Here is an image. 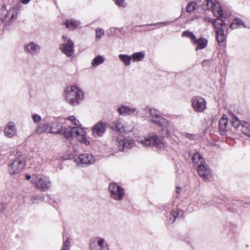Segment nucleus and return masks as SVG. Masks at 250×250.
<instances>
[{"mask_svg": "<svg viewBox=\"0 0 250 250\" xmlns=\"http://www.w3.org/2000/svg\"><path fill=\"white\" fill-rule=\"evenodd\" d=\"M115 3L120 7H125L127 5V3L125 0H116Z\"/></svg>", "mask_w": 250, "mask_h": 250, "instance_id": "44", "label": "nucleus"}, {"mask_svg": "<svg viewBox=\"0 0 250 250\" xmlns=\"http://www.w3.org/2000/svg\"><path fill=\"white\" fill-rule=\"evenodd\" d=\"M180 190H181L180 188H179V187H177V188H176V192L177 194H179V193H180Z\"/></svg>", "mask_w": 250, "mask_h": 250, "instance_id": "54", "label": "nucleus"}, {"mask_svg": "<svg viewBox=\"0 0 250 250\" xmlns=\"http://www.w3.org/2000/svg\"><path fill=\"white\" fill-rule=\"evenodd\" d=\"M138 142L146 147H151L156 151L159 152L164 149V139L159 137L153 133L149 134L144 138L138 140Z\"/></svg>", "mask_w": 250, "mask_h": 250, "instance_id": "2", "label": "nucleus"}, {"mask_svg": "<svg viewBox=\"0 0 250 250\" xmlns=\"http://www.w3.org/2000/svg\"><path fill=\"white\" fill-rule=\"evenodd\" d=\"M5 2H8L9 0H4Z\"/></svg>", "mask_w": 250, "mask_h": 250, "instance_id": "60", "label": "nucleus"}, {"mask_svg": "<svg viewBox=\"0 0 250 250\" xmlns=\"http://www.w3.org/2000/svg\"><path fill=\"white\" fill-rule=\"evenodd\" d=\"M62 38L64 40V41L65 42H66L68 40L67 39V37L66 36H62Z\"/></svg>", "mask_w": 250, "mask_h": 250, "instance_id": "57", "label": "nucleus"}, {"mask_svg": "<svg viewBox=\"0 0 250 250\" xmlns=\"http://www.w3.org/2000/svg\"><path fill=\"white\" fill-rule=\"evenodd\" d=\"M106 125L102 121L98 122L92 128V134L96 138L101 137L106 130Z\"/></svg>", "mask_w": 250, "mask_h": 250, "instance_id": "10", "label": "nucleus"}, {"mask_svg": "<svg viewBox=\"0 0 250 250\" xmlns=\"http://www.w3.org/2000/svg\"><path fill=\"white\" fill-rule=\"evenodd\" d=\"M32 119L34 123H38L41 120V117L37 114H33L32 116Z\"/></svg>", "mask_w": 250, "mask_h": 250, "instance_id": "47", "label": "nucleus"}, {"mask_svg": "<svg viewBox=\"0 0 250 250\" xmlns=\"http://www.w3.org/2000/svg\"><path fill=\"white\" fill-rule=\"evenodd\" d=\"M136 108L128 106L122 105L118 109V112L121 115L127 116L131 115L135 112Z\"/></svg>", "mask_w": 250, "mask_h": 250, "instance_id": "18", "label": "nucleus"}, {"mask_svg": "<svg viewBox=\"0 0 250 250\" xmlns=\"http://www.w3.org/2000/svg\"><path fill=\"white\" fill-rule=\"evenodd\" d=\"M242 125V131L247 136L250 137V123L243 121Z\"/></svg>", "mask_w": 250, "mask_h": 250, "instance_id": "26", "label": "nucleus"}, {"mask_svg": "<svg viewBox=\"0 0 250 250\" xmlns=\"http://www.w3.org/2000/svg\"><path fill=\"white\" fill-rule=\"evenodd\" d=\"M161 24L165 25V24H166V22H160V23H154V24H146V25H141V26H152V25H157L158 24Z\"/></svg>", "mask_w": 250, "mask_h": 250, "instance_id": "51", "label": "nucleus"}, {"mask_svg": "<svg viewBox=\"0 0 250 250\" xmlns=\"http://www.w3.org/2000/svg\"><path fill=\"white\" fill-rule=\"evenodd\" d=\"M145 31L149 30V29H147V28H146V29H145Z\"/></svg>", "mask_w": 250, "mask_h": 250, "instance_id": "61", "label": "nucleus"}, {"mask_svg": "<svg viewBox=\"0 0 250 250\" xmlns=\"http://www.w3.org/2000/svg\"><path fill=\"white\" fill-rule=\"evenodd\" d=\"M80 24L79 21H75L73 19L67 20L65 22V25L68 28H74L78 26Z\"/></svg>", "mask_w": 250, "mask_h": 250, "instance_id": "25", "label": "nucleus"}, {"mask_svg": "<svg viewBox=\"0 0 250 250\" xmlns=\"http://www.w3.org/2000/svg\"><path fill=\"white\" fill-rule=\"evenodd\" d=\"M216 39L219 43L223 42L225 40V37L224 35H221V36H216Z\"/></svg>", "mask_w": 250, "mask_h": 250, "instance_id": "49", "label": "nucleus"}, {"mask_svg": "<svg viewBox=\"0 0 250 250\" xmlns=\"http://www.w3.org/2000/svg\"><path fill=\"white\" fill-rule=\"evenodd\" d=\"M104 34V31L103 29L98 28L96 30V37L97 38H101Z\"/></svg>", "mask_w": 250, "mask_h": 250, "instance_id": "42", "label": "nucleus"}, {"mask_svg": "<svg viewBox=\"0 0 250 250\" xmlns=\"http://www.w3.org/2000/svg\"><path fill=\"white\" fill-rule=\"evenodd\" d=\"M64 137L67 139L71 138L72 136V134L71 132L70 127H68L67 128L64 129V131L62 133Z\"/></svg>", "mask_w": 250, "mask_h": 250, "instance_id": "39", "label": "nucleus"}, {"mask_svg": "<svg viewBox=\"0 0 250 250\" xmlns=\"http://www.w3.org/2000/svg\"><path fill=\"white\" fill-rule=\"evenodd\" d=\"M72 136H77L81 133H83L84 131L81 128L78 127H70Z\"/></svg>", "mask_w": 250, "mask_h": 250, "instance_id": "29", "label": "nucleus"}, {"mask_svg": "<svg viewBox=\"0 0 250 250\" xmlns=\"http://www.w3.org/2000/svg\"><path fill=\"white\" fill-rule=\"evenodd\" d=\"M66 102L72 106L79 105L84 99L83 91L76 85L67 86L63 91Z\"/></svg>", "mask_w": 250, "mask_h": 250, "instance_id": "1", "label": "nucleus"}, {"mask_svg": "<svg viewBox=\"0 0 250 250\" xmlns=\"http://www.w3.org/2000/svg\"><path fill=\"white\" fill-rule=\"evenodd\" d=\"M25 177L27 180H29L31 179V176L30 175H26Z\"/></svg>", "mask_w": 250, "mask_h": 250, "instance_id": "56", "label": "nucleus"}, {"mask_svg": "<svg viewBox=\"0 0 250 250\" xmlns=\"http://www.w3.org/2000/svg\"><path fill=\"white\" fill-rule=\"evenodd\" d=\"M208 63H202L203 66L204 67L205 65H207Z\"/></svg>", "mask_w": 250, "mask_h": 250, "instance_id": "59", "label": "nucleus"}, {"mask_svg": "<svg viewBox=\"0 0 250 250\" xmlns=\"http://www.w3.org/2000/svg\"><path fill=\"white\" fill-rule=\"evenodd\" d=\"M197 171L199 176L204 180H208L211 177V171L208 165L201 162L197 166Z\"/></svg>", "mask_w": 250, "mask_h": 250, "instance_id": "11", "label": "nucleus"}, {"mask_svg": "<svg viewBox=\"0 0 250 250\" xmlns=\"http://www.w3.org/2000/svg\"><path fill=\"white\" fill-rule=\"evenodd\" d=\"M217 11L218 12V14L220 17H222L223 15V13L222 11V10L220 8V7H218V9L217 10Z\"/></svg>", "mask_w": 250, "mask_h": 250, "instance_id": "52", "label": "nucleus"}, {"mask_svg": "<svg viewBox=\"0 0 250 250\" xmlns=\"http://www.w3.org/2000/svg\"><path fill=\"white\" fill-rule=\"evenodd\" d=\"M27 158L26 154L17 152L14 161L9 165V174L14 175L20 173L25 166Z\"/></svg>", "mask_w": 250, "mask_h": 250, "instance_id": "3", "label": "nucleus"}, {"mask_svg": "<svg viewBox=\"0 0 250 250\" xmlns=\"http://www.w3.org/2000/svg\"><path fill=\"white\" fill-rule=\"evenodd\" d=\"M193 43L197 45L196 50L198 49H203L205 48L208 44V41L203 38H201L198 39H196L193 41Z\"/></svg>", "mask_w": 250, "mask_h": 250, "instance_id": "21", "label": "nucleus"}, {"mask_svg": "<svg viewBox=\"0 0 250 250\" xmlns=\"http://www.w3.org/2000/svg\"><path fill=\"white\" fill-rule=\"evenodd\" d=\"M145 31L149 30V29H147V28H146V29H145Z\"/></svg>", "mask_w": 250, "mask_h": 250, "instance_id": "62", "label": "nucleus"}, {"mask_svg": "<svg viewBox=\"0 0 250 250\" xmlns=\"http://www.w3.org/2000/svg\"><path fill=\"white\" fill-rule=\"evenodd\" d=\"M125 65H129L130 63H125Z\"/></svg>", "mask_w": 250, "mask_h": 250, "instance_id": "63", "label": "nucleus"}, {"mask_svg": "<svg viewBox=\"0 0 250 250\" xmlns=\"http://www.w3.org/2000/svg\"><path fill=\"white\" fill-rule=\"evenodd\" d=\"M215 32L216 36L224 35V31L221 28L216 29Z\"/></svg>", "mask_w": 250, "mask_h": 250, "instance_id": "50", "label": "nucleus"}, {"mask_svg": "<svg viewBox=\"0 0 250 250\" xmlns=\"http://www.w3.org/2000/svg\"><path fill=\"white\" fill-rule=\"evenodd\" d=\"M100 63H92V66L94 67L98 66Z\"/></svg>", "mask_w": 250, "mask_h": 250, "instance_id": "58", "label": "nucleus"}, {"mask_svg": "<svg viewBox=\"0 0 250 250\" xmlns=\"http://www.w3.org/2000/svg\"><path fill=\"white\" fill-rule=\"evenodd\" d=\"M132 143L130 140L123 139L120 140L118 143V146L120 151H126L131 148Z\"/></svg>", "mask_w": 250, "mask_h": 250, "instance_id": "16", "label": "nucleus"}, {"mask_svg": "<svg viewBox=\"0 0 250 250\" xmlns=\"http://www.w3.org/2000/svg\"><path fill=\"white\" fill-rule=\"evenodd\" d=\"M35 183L36 188L42 191L47 190L51 187V183L49 178L44 175H36L35 180H32Z\"/></svg>", "mask_w": 250, "mask_h": 250, "instance_id": "5", "label": "nucleus"}, {"mask_svg": "<svg viewBox=\"0 0 250 250\" xmlns=\"http://www.w3.org/2000/svg\"><path fill=\"white\" fill-rule=\"evenodd\" d=\"M70 247V242L69 238H67L63 242V248L62 250H69Z\"/></svg>", "mask_w": 250, "mask_h": 250, "instance_id": "40", "label": "nucleus"}, {"mask_svg": "<svg viewBox=\"0 0 250 250\" xmlns=\"http://www.w3.org/2000/svg\"><path fill=\"white\" fill-rule=\"evenodd\" d=\"M48 127L47 124H41L36 130V132L38 134H41L43 132L47 131Z\"/></svg>", "mask_w": 250, "mask_h": 250, "instance_id": "28", "label": "nucleus"}, {"mask_svg": "<svg viewBox=\"0 0 250 250\" xmlns=\"http://www.w3.org/2000/svg\"><path fill=\"white\" fill-rule=\"evenodd\" d=\"M198 8V4L195 2L189 3L186 8V11L188 13L191 12Z\"/></svg>", "mask_w": 250, "mask_h": 250, "instance_id": "30", "label": "nucleus"}, {"mask_svg": "<svg viewBox=\"0 0 250 250\" xmlns=\"http://www.w3.org/2000/svg\"><path fill=\"white\" fill-rule=\"evenodd\" d=\"M30 0H21V2L23 4H26L27 3H28V2L30 1Z\"/></svg>", "mask_w": 250, "mask_h": 250, "instance_id": "55", "label": "nucleus"}, {"mask_svg": "<svg viewBox=\"0 0 250 250\" xmlns=\"http://www.w3.org/2000/svg\"><path fill=\"white\" fill-rule=\"evenodd\" d=\"M191 102L192 108L196 112H203L206 108V101L202 97H193L191 100Z\"/></svg>", "mask_w": 250, "mask_h": 250, "instance_id": "8", "label": "nucleus"}, {"mask_svg": "<svg viewBox=\"0 0 250 250\" xmlns=\"http://www.w3.org/2000/svg\"><path fill=\"white\" fill-rule=\"evenodd\" d=\"M104 61V58L99 55L95 57L92 62H103Z\"/></svg>", "mask_w": 250, "mask_h": 250, "instance_id": "45", "label": "nucleus"}, {"mask_svg": "<svg viewBox=\"0 0 250 250\" xmlns=\"http://www.w3.org/2000/svg\"><path fill=\"white\" fill-rule=\"evenodd\" d=\"M44 200V196L43 194H41L38 195L37 196H33L30 200V202L32 204H34L35 203V201L41 200L43 201Z\"/></svg>", "mask_w": 250, "mask_h": 250, "instance_id": "33", "label": "nucleus"}, {"mask_svg": "<svg viewBox=\"0 0 250 250\" xmlns=\"http://www.w3.org/2000/svg\"><path fill=\"white\" fill-rule=\"evenodd\" d=\"M243 122H241L240 121L238 118L236 116H234L232 119V125L234 128H238L239 127L240 125L241 124V125L243 124Z\"/></svg>", "mask_w": 250, "mask_h": 250, "instance_id": "32", "label": "nucleus"}, {"mask_svg": "<svg viewBox=\"0 0 250 250\" xmlns=\"http://www.w3.org/2000/svg\"><path fill=\"white\" fill-rule=\"evenodd\" d=\"M74 44L72 41L68 39L66 42L63 43L60 48L67 57L72 56L74 54Z\"/></svg>", "mask_w": 250, "mask_h": 250, "instance_id": "13", "label": "nucleus"}, {"mask_svg": "<svg viewBox=\"0 0 250 250\" xmlns=\"http://www.w3.org/2000/svg\"><path fill=\"white\" fill-rule=\"evenodd\" d=\"M63 130V125L62 124L57 121H54L51 124V126L50 127L49 131L48 132H50L52 133L59 134L61 133Z\"/></svg>", "mask_w": 250, "mask_h": 250, "instance_id": "17", "label": "nucleus"}, {"mask_svg": "<svg viewBox=\"0 0 250 250\" xmlns=\"http://www.w3.org/2000/svg\"><path fill=\"white\" fill-rule=\"evenodd\" d=\"M145 56V54L143 52H137L134 53L131 56L126 55H120L119 58L123 62H129L132 58L133 61L134 62H140L142 60Z\"/></svg>", "mask_w": 250, "mask_h": 250, "instance_id": "12", "label": "nucleus"}, {"mask_svg": "<svg viewBox=\"0 0 250 250\" xmlns=\"http://www.w3.org/2000/svg\"><path fill=\"white\" fill-rule=\"evenodd\" d=\"M110 197L116 200L120 201L123 199L125 195L124 189L115 183H110L108 186Z\"/></svg>", "mask_w": 250, "mask_h": 250, "instance_id": "6", "label": "nucleus"}, {"mask_svg": "<svg viewBox=\"0 0 250 250\" xmlns=\"http://www.w3.org/2000/svg\"><path fill=\"white\" fill-rule=\"evenodd\" d=\"M213 25L215 29L221 28L220 19L218 18L214 20L213 23Z\"/></svg>", "mask_w": 250, "mask_h": 250, "instance_id": "48", "label": "nucleus"}, {"mask_svg": "<svg viewBox=\"0 0 250 250\" xmlns=\"http://www.w3.org/2000/svg\"><path fill=\"white\" fill-rule=\"evenodd\" d=\"M149 112L152 116L151 119V122L162 126L163 127L162 130L164 132L163 133V136L164 137L168 138L170 136L168 129V121L162 116L156 114L155 109L150 108L149 109Z\"/></svg>", "mask_w": 250, "mask_h": 250, "instance_id": "4", "label": "nucleus"}, {"mask_svg": "<svg viewBox=\"0 0 250 250\" xmlns=\"http://www.w3.org/2000/svg\"><path fill=\"white\" fill-rule=\"evenodd\" d=\"M228 125V121L227 116L226 115H223L219 122V130L222 132H225L227 131V126Z\"/></svg>", "mask_w": 250, "mask_h": 250, "instance_id": "20", "label": "nucleus"}, {"mask_svg": "<svg viewBox=\"0 0 250 250\" xmlns=\"http://www.w3.org/2000/svg\"><path fill=\"white\" fill-rule=\"evenodd\" d=\"M241 25H243L244 27H246L243 21L239 18H235L233 20L232 23L230 24V27L232 29H234Z\"/></svg>", "mask_w": 250, "mask_h": 250, "instance_id": "27", "label": "nucleus"}, {"mask_svg": "<svg viewBox=\"0 0 250 250\" xmlns=\"http://www.w3.org/2000/svg\"><path fill=\"white\" fill-rule=\"evenodd\" d=\"M40 46L34 42H30L24 47L25 51L32 55L38 53L40 51Z\"/></svg>", "mask_w": 250, "mask_h": 250, "instance_id": "15", "label": "nucleus"}, {"mask_svg": "<svg viewBox=\"0 0 250 250\" xmlns=\"http://www.w3.org/2000/svg\"><path fill=\"white\" fill-rule=\"evenodd\" d=\"M229 202L230 201L228 199H225L224 201V203L225 206L228 208V209L230 211H231V212L235 211L236 210V208H231L230 207H229Z\"/></svg>", "mask_w": 250, "mask_h": 250, "instance_id": "43", "label": "nucleus"}, {"mask_svg": "<svg viewBox=\"0 0 250 250\" xmlns=\"http://www.w3.org/2000/svg\"><path fill=\"white\" fill-rule=\"evenodd\" d=\"M183 137L188 138L191 140H194L196 139L197 136L195 134H190L188 133H184L183 134Z\"/></svg>", "mask_w": 250, "mask_h": 250, "instance_id": "41", "label": "nucleus"}, {"mask_svg": "<svg viewBox=\"0 0 250 250\" xmlns=\"http://www.w3.org/2000/svg\"><path fill=\"white\" fill-rule=\"evenodd\" d=\"M121 128H122V133H127L133 131L134 129V125L132 124L125 123L123 124L122 123Z\"/></svg>", "mask_w": 250, "mask_h": 250, "instance_id": "24", "label": "nucleus"}, {"mask_svg": "<svg viewBox=\"0 0 250 250\" xmlns=\"http://www.w3.org/2000/svg\"><path fill=\"white\" fill-rule=\"evenodd\" d=\"M85 132L84 131L83 133H81L77 136L78 140L81 143L85 144V145H88L90 144V142L86 140V137L85 136Z\"/></svg>", "mask_w": 250, "mask_h": 250, "instance_id": "31", "label": "nucleus"}, {"mask_svg": "<svg viewBox=\"0 0 250 250\" xmlns=\"http://www.w3.org/2000/svg\"><path fill=\"white\" fill-rule=\"evenodd\" d=\"M227 69L228 65L226 63H222L221 64L220 72L222 76H226L227 72Z\"/></svg>", "mask_w": 250, "mask_h": 250, "instance_id": "38", "label": "nucleus"}, {"mask_svg": "<svg viewBox=\"0 0 250 250\" xmlns=\"http://www.w3.org/2000/svg\"><path fill=\"white\" fill-rule=\"evenodd\" d=\"M230 204H232L233 206L241 207L244 206L245 204H250V203L238 200L231 202Z\"/></svg>", "mask_w": 250, "mask_h": 250, "instance_id": "36", "label": "nucleus"}, {"mask_svg": "<svg viewBox=\"0 0 250 250\" xmlns=\"http://www.w3.org/2000/svg\"><path fill=\"white\" fill-rule=\"evenodd\" d=\"M89 248L91 250H109L107 243L104 238L100 237L90 240Z\"/></svg>", "mask_w": 250, "mask_h": 250, "instance_id": "7", "label": "nucleus"}, {"mask_svg": "<svg viewBox=\"0 0 250 250\" xmlns=\"http://www.w3.org/2000/svg\"><path fill=\"white\" fill-rule=\"evenodd\" d=\"M220 28H221L222 27H223V26H224L226 23L225 22L222 20H221V19H220Z\"/></svg>", "mask_w": 250, "mask_h": 250, "instance_id": "53", "label": "nucleus"}, {"mask_svg": "<svg viewBox=\"0 0 250 250\" xmlns=\"http://www.w3.org/2000/svg\"><path fill=\"white\" fill-rule=\"evenodd\" d=\"M179 214L180 213L178 211H172L170 212L169 215V221H171V224L174 222L176 219L179 217Z\"/></svg>", "mask_w": 250, "mask_h": 250, "instance_id": "34", "label": "nucleus"}, {"mask_svg": "<svg viewBox=\"0 0 250 250\" xmlns=\"http://www.w3.org/2000/svg\"><path fill=\"white\" fill-rule=\"evenodd\" d=\"M68 120L70 121L73 124L76 125H80V122L74 116H71L68 117Z\"/></svg>", "mask_w": 250, "mask_h": 250, "instance_id": "46", "label": "nucleus"}, {"mask_svg": "<svg viewBox=\"0 0 250 250\" xmlns=\"http://www.w3.org/2000/svg\"><path fill=\"white\" fill-rule=\"evenodd\" d=\"M121 125L122 120L118 119L110 123L108 125L112 130L122 133V128H121Z\"/></svg>", "mask_w": 250, "mask_h": 250, "instance_id": "19", "label": "nucleus"}, {"mask_svg": "<svg viewBox=\"0 0 250 250\" xmlns=\"http://www.w3.org/2000/svg\"><path fill=\"white\" fill-rule=\"evenodd\" d=\"M17 16V12L16 11H6L5 14V19L4 21L5 22H8L11 23L13 22L14 20L16 19Z\"/></svg>", "mask_w": 250, "mask_h": 250, "instance_id": "22", "label": "nucleus"}, {"mask_svg": "<svg viewBox=\"0 0 250 250\" xmlns=\"http://www.w3.org/2000/svg\"><path fill=\"white\" fill-rule=\"evenodd\" d=\"M5 135L8 137L11 138L13 137L17 133V129L14 123L9 122L4 128Z\"/></svg>", "mask_w": 250, "mask_h": 250, "instance_id": "14", "label": "nucleus"}, {"mask_svg": "<svg viewBox=\"0 0 250 250\" xmlns=\"http://www.w3.org/2000/svg\"><path fill=\"white\" fill-rule=\"evenodd\" d=\"M76 161L79 165L84 167L94 164L95 159L93 155L84 153L80 154Z\"/></svg>", "mask_w": 250, "mask_h": 250, "instance_id": "9", "label": "nucleus"}, {"mask_svg": "<svg viewBox=\"0 0 250 250\" xmlns=\"http://www.w3.org/2000/svg\"><path fill=\"white\" fill-rule=\"evenodd\" d=\"M214 7H216V4L214 3H213L211 0H207L206 4L204 5L205 9L214 8ZM213 10H214V9H213Z\"/></svg>", "mask_w": 250, "mask_h": 250, "instance_id": "37", "label": "nucleus"}, {"mask_svg": "<svg viewBox=\"0 0 250 250\" xmlns=\"http://www.w3.org/2000/svg\"><path fill=\"white\" fill-rule=\"evenodd\" d=\"M192 163L194 164V165L200 164L201 162L205 163V161L202 155L199 153H195L192 157Z\"/></svg>", "mask_w": 250, "mask_h": 250, "instance_id": "23", "label": "nucleus"}, {"mask_svg": "<svg viewBox=\"0 0 250 250\" xmlns=\"http://www.w3.org/2000/svg\"><path fill=\"white\" fill-rule=\"evenodd\" d=\"M182 36L189 38L192 42H193V41L196 39V37L193 34V33L189 31H186L183 32L182 33Z\"/></svg>", "mask_w": 250, "mask_h": 250, "instance_id": "35", "label": "nucleus"}]
</instances>
